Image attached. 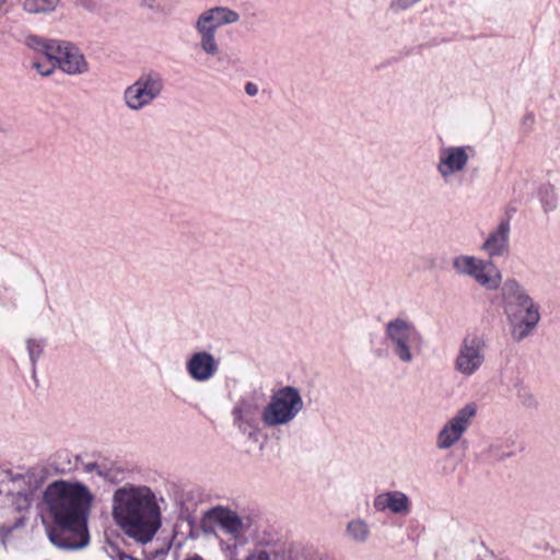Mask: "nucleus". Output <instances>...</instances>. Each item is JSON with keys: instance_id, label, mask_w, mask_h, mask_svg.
I'll return each instance as SVG.
<instances>
[{"instance_id": "f257e3e1", "label": "nucleus", "mask_w": 560, "mask_h": 560, "mask_svg": "<svg viewBox=\"0 0 560 560\" xmlns=\"http://www.w3.org/2000/svg\"><path fill=\"white\" fill-rule=\"evenodd\" d=\"M94 495L81 482L56 480L43 495L44 509L56 528L48 529L51 544L61 549H80L89 544L88 518Z\"/></svg>"}, {"instance_id": "f03ea898", "label": "nucleus", "mask_w": 560, "mask_h": 560, "mask_svg": "<svg viewBox=\"0 0 560 560\" xmlns=\"http://www.w3.org/2000/svg\"><path fill=\"white\" fill-rule=\"evenodd\" d=\"M112 516L121 532L140 544L153 539L162 526L155 493L147 486L126 483L112 497Z\"/></svg>"}, {"instance_id": "7ed1b4c3", "label": "nucleus", "mask_w": 560, "mask_h": 560, "mask_svg": "<svg viewBox=\"0 0 560 560\" xmlns=\"http://www.w3.org/2000/svg\"><path fill=\"white\" fill-rule=\"evenodd\" d=\"M503 313L516 341L529 337L540 322V306L516 279H506L500 288Z\"/></svg>"}, {"instance_id": "20e7f679", "label": "nucleus", "mask_w": 560, "mask_h": 560, "mask_svg": "<svg viewBox=\"0 0 560 560\" xmlns=\"http://www.w3.org/2000/svg\"><path fill=\"white\" fill-rule=\"evenodd\" d=\"M384 340L390 353L402 364H411L424 347V338L415 323L397 316L384 325Z\"/></svg>"}, {"instance_id": "39448f33", "label": "nucleus", "mask_w": 560, "mask_h": 560, "mask_svg": "<svg viewBox=\"0 0 560 560\" xmlns=\"http://www.w3.org/2000/svg\"><path fill=\"white\" fill-rule=\"evenodd\" d=\"M304 401L299 388L287 385L275 390L261 410V422L266 428L291 424L303 411Z\"/></svg>"}, {"instance_id": "423d86ee", "label": "nucleus", "mask_w": 560, "mask_h": 560, "mask_svg": "<svg viewBox=\"0 0 560 560\" xmlns=\"http://www.w3.org/2000/svg\"><path fill=\"white\" fill-rule=\"evenodd\" d=\"M26 45L36 52L54 58L65 73L77 75L89 70V63L78 47L67 42L46 40L38 36H28Z\"/></svg>"}, {"instance_id": "0eeeda50", "label": "nucleus", "mask_w": 560, "mask_h": 560, "mask_svg": "<svg viewBox=\"0 0 560 560\" xmlns=\"http://www.w3.org/2000/svg\"><path fill=\"white\" fill-rule=\"evenodd\" d=\"M164 91V80L158 71H143L122 92V102L131 112H140L159 100Z\"/></svg>"}, {"instance_id": "6e6552de", "label": "nucleus", "mask_w": 560, "mask_h": 560, "mask_svg": "<svg viewBox=\"0 0 560 560\" xmlns=\"http://www.w3.org/2000/svg\"><path fill=\"white\" fill-rule=\"evenodd\" d=\"M452 268L457 276L470 278L486 290L494 291L502 282L500 270L491 261L472 255L455 256Z\"/></svg>"}, {"instance_id": "1a4fd4ad", "label": "nucleus", "mask_w": 560, "mask_h": 560, "mask_svg": "<svg viewBox=\"0 0 560 560\" xmlns=\"http://www.w3.org/2000/svg\"><path fill=\"white\" fill-rule=\"evenodd\" d=\"M488 343L483 336L471 334L465 336L458 345L453 361L454 371L464 378L478 373L487 361Z\"/></svg>"}, {"instance_id": "9d476101", "label": "nucleus", "mask_w": 560, "mask_h": 560, "mask_svg": "<svg viewBox=\"0 0 560 560\" xmlns=\"http://www.w3.org/2000/svg\"><path fill=\"white\" fill-rule=\"evenodd\" d=\"M477 410L478 406L476 402H468L459 408L438 432L435 439L436 448L447 451L458 443L471 425Z\"/></svg>"}, {"instance_id": "9b49d317", "label": "nucleus", "mask_w": 560, "mask_h": 560, "mask_svg": "<svg viewBox=\"0 0 560 560\" xmlns=\"http://www.w3.org/2000/svg\"><path fill=\"white\" fill-rule=\"evenodd\" d=\"M475 153L471 145H445L440 148L435 168L443 183L448 184L457 175L465 173Z\"/></svg>"}, {"instance_id": "f8f14e48", "label": "nucleus", "mask_w": 560, "mask_h": 560, "mask_svg": "<svg viewBox=\"0 0 560 560\" xmlns=\"http://www.w3.org/2000/svg\"><path fill=\"white\" fill-rule=\"evenodd\" d=\"M198 36V47L208 57L218 58L221 54V47L217 38V32L221 27L213 7L203 10L196 19L194 24Z\"/></svg>"}, {"instance_id": "ddd939ff", "label": "nucleus", "mask_w": 560, "mask_h": 560, "mask_svg": "<svg viewBox=\"0 0 560 560\" xmlns=\"http://www.w3.org/2000/svg\"><path fill=\"white\" fill-rule=\"evenodd\" d=\"M203 522L206 525L218 527L234 539L242 537L249 527L248 523L235 511L224 506H214L207 511Z\"/></svg>"}, {"instance_id": "4468645a", "label": "nucleus", "mask_w": 560, "mask_h": 560, "mask_svg": "<svg viewBox=\"0 0 560 560\" xmlns=\"http://www.w3.org/2000/svg\"><path fill=\"white\" fill-rule=\"evenodd\" d=\"M260 406L253 396H244L237 400L232 409L233 425L243 434L252 439L259 424Z\"/></svg>"}, {"instance_id": "2eb2a0df", "label": "nucleus", "mask_w": 560, "mask_h": 560, "mask_svg": "<svg viewBox=\"0 0 560 560\" xmlns=\"http://www.w3.org/2000/svg\"><path fill=\"white\" fill-rule=\"evenodd\" d=\"M220 361L207 350L192 352L185 361L187 375L196 383H207L219 372Z\"/></svg>"}, {"instance_id": "dca6fc26", "label": "nucleus", "mask_w": 560, "mask_h": 560, "mask_svg": "<svg viewBox=\"0 0 560 560\" xmlns=\"http://www.w3.org/2000/svg\"><path fill=\"white\" fill-rule=\"evenodd\" d=\"M373 508L376 512H390L399 516H407L411 512V500L402 491L389 490L375 495Z\"/></svg>"}, {"instance_id": "f3484780", "label": "nucleus", "mask_w": 560, "mask_h": 560, "mask_svg": "<svg viewBox=\"0 0 560 560\" xmlns=\"http://www.w3.org/2000/svg\"><path fill=\"white\" fill-rule=\"evenodd\" d=\"M510 221L509 219L502 220L495 230H493L482 245V249L490 256H501L509 248L510 238Z\"/></svg>"}, {"instance_id": "a211bd4d", "label": "nucleus", "mask_w": 560, "mask_h": 560, "mask_svg": "<svg viewBox=\"0 0 560 560\" xmlns=\"http://www.w3.org/2000/svg\"><path fill=\"white\" fill-rule=\"evenodd\" d=\"M345 536L349 541L365 544L371 537V525L362 517H353L346 524Z\"/></svg>"}, {"instance_id": "6ab92c4d", "label": "nucleus", "mask_w": 560, "mask_h": 560, "mask_svg": "<svg viewBox=\"0 0 560 560\" xmlns=\"http://www.w3.org/2000/svg\"><path fill=\"white\" fill-rule=\"evenodd\" d=\"M60 0H24L23 9L30 14H43L52 12Z\"/></svg>"}, {"instance_id": "aec40b11", "label": "nucleus", "mask_w": 560, "mask_h": 560, "mask_svg": "<svg viewBox=\"0 0 560 560\" xmlns=\"http://www.w3.org/2000/svg\"><path fill=\"white\" fill-rule=\"evenodd\" d=\"M140 4L155 14L170 15L174 12L177 0H140Z\"/></svg>"}, {"instance_id": "412c9836", "label": "nucleus", "mask_w": 560, "mask_h": 560, "mask_svg": "<svg viewBox=\"0 0 560 560\" xmlns=\"http://www.w3.org/2000/svg\"><path fill=\"white\" fill-rule=\"evenodd\" d=\"M213 10L221 27L235 24L241 19V15L237 11L225 5H214Z\"/></svg>"}, {"instance_id": "4be33fe9", "label": "nucleus", "mask_w": 560, "mask_h": 560, "mask_svg": "<svg viewBox=\"0 0 560 560\" xmlns=\"http://www.w3.org/2000/svg\"><path fill=\"white\" fill-rule=\"evenodd\" d=\"M10 495L12 497V503L15 506V510L23 511L30 508L33 498V491L28 488L26 490H18L13 492V489L10 490Z\"/></svg>"}, {"instance_id": "5701e85b", "label": "nucleus", "mask_w": 560, "mask_h": 560, "mask_svg": "<svg viewBox=\"0 0 560 560\" xmlns=\"http://www.w3.org/2000/svg\"><path fill=\"white\" fill-rule=\"evenodd\" d=\"M39 54V59L35 60L33 66L42 75H49L54 72L56 66V60L48 56H45L42 52Z\"/></svg>"}, {"instance_id": "b1692460", "label": "nucleus", "mask_w": 560, "mask_h": 560, "mask_svg": "<svg viewBox=\"0 0 560 560\" xmlns=\"http://www.w3.org/2000/svg\"><path fill=\"white\" fill-rule=\"evenodd\" d=\"M45 342L42 339L31 338L26 341V348L28 351L30 360L32 365H35L44 351Z\"/></svg>"}, {"instance_id": "393cba45", "label": "nucleus", "mask_w": 560, "mask_h": 560, "mask_svg": "<svg viewBox=\"0 0 560 560\" xmlns=\"http://www.w3.org/2000/svg\"><path fill=\"white\" fill-rule=\"evenodd\" d=\"M517 398H518L520 402L525 408H528V409L536 408L538 405L537 398L527 387H521L517 390Z\"/></svg>"}, {"instance_id": "a878e982", "label": "nucleus", "mask_w": 560, "mask_h": 560, "mask_svg": "<svg viewBox=\"0 0 560 560\" xmlns=\"http://www.w3.org/2000/svg\"><path fill=\"white\" fill-rule=\"evenodd\" d=\"M419 0H392L390 8L392 10L405 11L416 4Z\"/></svg>"}, {"instance_id": "bb28decb", "label": "nucleus", "mask_w": 560, "mask_h": 560, "mask_svg": "<svg viewBox=\"0 0 560 560\" xmlns=\"http://www.w3.org/2000/svg\"><path fill=\"white\" fill-rule=\"evenodd\" d=\"M245 92L249 96H255L258 93V86L253 82H247L245 84Z\"/></svg>"}, {"instance_id": "cd10ccee", "label": "nucleus", "mask_w": 560, "mask_h": 560, "mask_svg": "<svg viewBox=\"0 0 560 560\" xmlns=\"http://www.w3.org/2000/svg\"><path fill=\"white\" fill-rule=\"evenodd\" d=\"M86 468L91 472L95 471L97 475L103 476V471H102L101 467L97 464H89L86 466Z\"/></svg>"}, {"instance_id": "c85d7f7f", "label": "nucleus", "mask_w": 560, "mask_h": 560, "mask_svg": "<svg viewBox=\"0 0 560 560\" xmlns=\"http://www.w3.org/2000/svg\"><path fill=\"white\" fill-rule=\"evenodd\" d=\"M80 4L89 10H92L95 7V3L92 0H80Z\"/></svg>"}, {"instance_id": "c756f323", "label": "nucleus", "mask_w": 560, "mask_h": 560, "mask_svg": "<svg viewBox=\"0 0 560 560\" xmlns=\"http://www.w3.org/2000/svg\"><path fill=\"white\" fill-rule=\"evenodd\" d=\"M114 560H137L128 555H125L122 552H118L117 555V559H114Z\"/></svg>"}, {"instance_id": "7c9ffc66", "label": "nucleus", "mask_w": 560, "mask_h": 560, "mask_svg": "<svg viewBox=\"0 0 560 560\" xmlns=\"http://www.w3.org/2000/svg\"><path fill=\"white\" fill-rule=\"evenodd\" d=\"M8 0H0V13L3 11Z\"/></svg>"}, {"instance_id": "2f4dec72", "label": "nucleus", "mask_w": 560, "mask_h": 560, "mask_svg": "<svg viewBox=\"0 0 560 560\" xmlns=\"http://www.w3.org/2000/svg\"><path fill=\"white\" fill-rule=\"evenodd\" d=\"M23 481H24L23 477L16 478V479L13 480V486H15L16 483L23 482Z\"/></svg>"}]
</instances>
